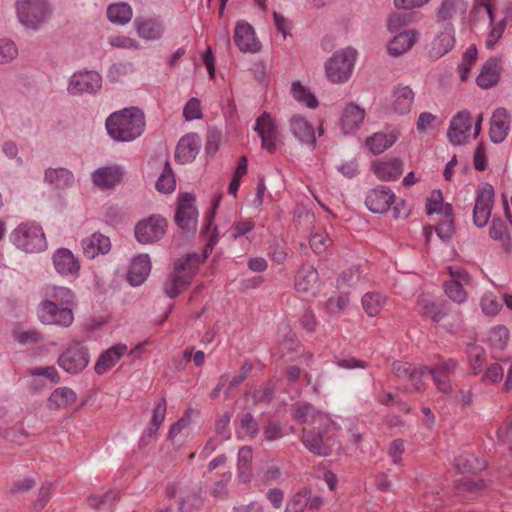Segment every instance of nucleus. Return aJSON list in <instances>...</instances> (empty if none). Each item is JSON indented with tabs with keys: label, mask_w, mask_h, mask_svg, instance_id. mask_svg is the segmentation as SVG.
Returning <instances> with one entry per match:
<instances>
[{
	"label": "nucleus",
	"mask_w": 512,
	"mask_h": 512,
	"mask_svg": "<svg viewBox=\"0 0 512 512\" xmlns=\"http://www.w3.org/2000/svg\"><path fill=\"white\" fill-rule=\"evenodd\" d=\"M294 418L306 426L303 428L302 441L312 453L328 456L336 445L337 426L331 418L317 411L310 404L299 405Z\"/></svg>",
	"instance_id": "1"
},
{
	"label": "nucleus",
	"mask_w": 512,
	"mask_h": 512,
	"mask_svg": "<svg viewBox=\"0 0 512 512\" xmlns=\"http://www.w3.org/2000/svg\"><path fill=\"white\" fill-rule=\"evenodd\" d=\"M105 126L109 136L115 141H133L144 132L145 116L137 107L124 108L110 114Z\"/></svg>",
	"instance_id": "2"
},
{
	"label": "nucleus",
	"mask_w": 512,
	"mask_h": 512,
	"mask_svg": "<svg viewBox=\"0 0 512 512\" xmlns=\"http://www.w3.org/2000/svg\"><path fill=\"white\" fill-rule=\"evenodd\" d=\"M202 261L196 253L189 254L185 258L176 261L173 272L164 283L165 293L170 298H174L182 293L198 273Z\"/></svg>",
	"instance_id": "3"
},
{
	"label": "nucleus",
	"mask_w": 512,
	"mask_h": 512,
	"mask_svg": "<svg viewBox=\"0 0 512 512\" xmlns=\"http://www.w3.org/2000/svg\"><path fill=\"white\" fill-rule=\"evenodd\" d=\"M483 115H478L474 126L472 116L469 111L463 110L458 112L451 120L448 129V138L451 143L456 145L464 144L472 135L476 138L481 131Z\"/></svg>",
	"instance_id": "4"
},
{
	"label": "nucleus",
	"mask_w": 512,
	"mask_h": 512,
	"mask_svg": "<svg viewBox=\"0 0 512 512\" xmlns=\"http://www.w3.org/2000/svg\"><path fill=\"white\" fill-rule=\"evenodd\" d=\"M394 375L403 380L405 389L410 392L421 391L426 387L431 370L425 366H415L407 362H395L392 365Z\"/></svg>",
	"instance_id": "5"
},
{
	"label": "nucleus",
	"mask_w": 512,
	"mask_h": 512,
	"mask_svg": "<svg viewBox=\"0 0 512 512\" xmlns=\"http://www.w3.org/2000/svg\"><path fill=\"white\" fill-rule=\"evenodd\" d=\"M356 59V51L344 49L335 53L326 63V76L332 83H344L351 74Z\"/></svg>",
	"instance_id": "6"
},
{
	"label": "nucleus",
	"mask_w": 512,
	"mask_h": 512,
	"mask_svg": "<svg viewBox=\"0 0 512 512\" xmlns=\"http://www.w3.org/2000/svg\"><path fill=\"white\" fill-rule=\"evenodd\" d=\"M15 245L28 253H36L46 248V239L42 228L35 223L19 225L13 233Z\"/></svg>",
	"instance_id": "7"
},
{
	"label": "nucleus",
	"mask_w": 512,
	"mask_h": 512,
	"mask_svg": "<svg viewBox=\"0 0 512 512\" xmlns=\"http://www.w3.org/2000/svg\"><path fill=\"white\" fill-rule=\"evenodd\" d=\"M37 317L45 325L69 327L74 321L71 307L60 306L53 301H41L37 307Z\"/></svg>",
	"instance_id": "8"
},
{
	"label": "nucleus",
	"mask_w": 512,
	"mask_h": 512,
	"mask_svg": "<svg viewBox=\"0 0 512 512\" xmlns=\"http://www.w3.org/2000/svg\"><path fill=\"white\" fill-rule=\"evenodd\" d=\"M254 130L261 139V147L269 154H274L280 141L276 119L270 113L263 112L257 117Z\"/></svg>",
	"instance_id": "9"
},
{
	"label": "nucleus",
	"mask_w": 512,
	"mask_h": 512,
	"mask_svg": "<svg viewBox=\"0 0 512 512\" xmlns=\"http://www.w3.org/2000/svg\"><path fill=\"white\" fill-rule=\"evenodd\" d=\"M167 220L160 215H151L139 221L135 226V237L142 244H150L160 240L166 233Z\"/></svg>",
	"instance_id": "10"
},
{
	"label": "nucleus",
	"mask_w": 512,
	"mask_h": 512,
	"mask_svg": "<svg viewBox=\"0 0 512 512\" xmlns=\"http://www.w3.org/2000/svg\"><path fill=\"white\" fill-rule=\"evenodd\" d=\"M16 9L20 22L31 28H36L41 24L49 13L44 0H18Z\"/></svg>",
	"instance_id": "11"
},
{
	"label": "nucleus",
	"mask_w": 512,
	"mask_h": 512,
	"mask_svg": "<svg viewBox=\"0 0 512 512\" xmlns=\"http://www.w3.org/2000/svg\"><path fill=\"white\" fill-rule=\"evenodd\" d=\"M195 201V196L191 193L183 192L178 195L175 222L182 230H196L198 211Z\"/></svg>",
	"instance_id": "12"
},
{
	"label": "nucleus",
	"mask_w": 512,
	"mask_h": 512,
	"mask_svg": "<svg viewBox=\"0 0 512 512\" xmlns=\"http://www.w3.org/2000/svg\"><path fill=\"white\" fill-rule=\"evenodd\" d=\"M494 188L488 183L478 187L473 210V221L476 226L484 227L490 217L494 204Z\"/></svg>",
	"instance_id": "13"
},
{
	"label": "nucleus",
	"mask_w": 512,
	"mask_h": 512,
	"mask_svg": "<svg viewBox=\"0 0 512 512\" xmlns=\"http://www.w3.org/2000/svg\"><path fill=\"white\" fill-rule=\"evenodd\" d=\"M371 171L383 182L398 180L404 171V161L400 157L386 156L371 162Z\"/></svg>",
	"instance_id": "14"
},
{
	"label": "nucleus",
	"mask_w": 512,
	"mask_h": 512,
	"mask_svg": "<svg viewBox=\"0 0 512 512\" xmlns=\"http://www.w3.org/2000/svg\"><path fill=\"white\" fill-rule=\"evenodd\" d=\"M88 363V351L78 342L71 344L58 359L59 366L72 374L82 371Z\"/></svg>",
	"instance_id": "15"
},
{
	"label": "nucleus",
	"mask_w": 512,
	"mask_h": 512,
	"mask_svg": "<svg viewBox=\"0 0 512 512\" xmlns=\"http://www.w3.org/2000/svg\"><path fill=\"white\" fill-rule=\"evenodd\" d=\"M233 40L241 52L254 54L261 50V43L256 37L254 28L246 21L236 23Z\"/></svg>",
	"instance_id": "16"
},
{
	"label": "nucleus",
	"mask_w": 512,
	"mask_h": 512,
	"mask_svg": "<svg viewBox=\"0 0 512 512\" xmlns=\"http://www.w3.org/2000/svg\"><path fill=\"white\" fill-rule=\"evenodd\" d=\"M102 78L94 71H84L73 74L68 85L69 93H94L101 88Z\"/></svg>",
	"instance_id": "17"
},
{
	"label": "nucleus",
	"mask_w": 512,
	"mask_h": 512,
	"mask_svg": "<svg viewBox=\"0 0 512 512\" xmlns=\"http://www.w3.org/2000/svg\"><path fill=\"white\" fill-rule=\"evenodd\" d=\"M394 192L385 186H378L367 192L365 204L373 213H385L395 202Z\"/></svg>",
	"instance_id": "18"
},
{
	"label": "nucleus",
	"mask_w": 512,
	"mask_h": 512,
	"mask_svg": "<svg viewBox=\"0 0 512 512\" xmlns=\"http://www.w3.org/2000/svg\"><path fill=\"white\" fill-rule=\"evenodd\" d=\"M124 174L125 172L121 166L112 165L96 169L91 177L96 187L101 190H110L123 181Z\"/></svg>",
	"instance_id": "19"
},
{
	"label": "nucleus",
	"mask_w": 512,
	"mask_h": 512,
	"mask_svg": "<svg viewBox=\"0 0 512 512\" xmlns=\"http://www.w3.org/2000/svg\"><path fill=\"white\" fill-rule=\"evenodd\" d=\"M78 400L76 392L69 387H58L47 398L46 406L51 411H65L72 408Z\"/></svg>",
	"instance_id": "20"
},
{
	"label": "nucleus",
	"mask_w": 512,
	"mask_h": 512,
	"mask_svg": "<svg viewBox=\"0 0 512 512\" xmlns=\"http://www.w3.org/2000/svg\"><path fill=\"white\" fill-rule=\"evenodd\" d=\"M53 264L56 271L63 276L78 275L80 262L78 258L66 248H60L53 254Z\"/></svg>",
	"instance_id": "21"
},
{
	"label": "nucleus",
	"mask_w": 512,
	"mask_h": 512,
	"mask_svg": "<svg viewBox=\"0 0 512 512\" xmlns=\"http://www.w3.org/2000/svg\"><path fill=\"white\" fill-rule=\"evenodd\" d=\"M201 140L195 133L183 136L176 147L175 158L179 163L185 164L193 161L199 152Z\"/></svg>",
	"instance_id": "22"
},
{
	"label": "nucleus",
	"mask_w": 512,
	"mask_h": 512,
	"mask_svg": "<svg viewBox=\"0 0 512 512\" xmlns=\"http://www.w3.org/2000/svg\"><path fill=\"white\" fill-rule=\"evenodd\" d=\"M510 130V116L505 108L494 111L490 121V138L494 143L502 142Z\"/></svg>",
	"instance_id": "23"
},
{
	"label": "nucleus",
	"mask_w": 512,
	"mask_h": 512,
	"mask_svg": "<svg viewBox=\"0 0 512 512\" xmlns=\"http://www.w3.org/2000/svg\"><path fill=\"white\" fill-rule=\"evenodd\" d=\"M414 96V92L409 86L399 85L391 94L390 108L397 114H407L411 110Z\"/></svg>",
	"instance_id": "24"
},
{
	"label": "nucleus",
	"mask_w": 512,
	"mask_h": 512,
	"mask_svg": "<svg viewBox=\"0 0 512 512\" xmlns=\"http://www.w3.org/2000/svg\"><path fill=\"white\" fill-rule=\"evenodd\" d=\"M500 74V60L497 58H490L483 64L480 73L476 78V83L482 89L492 88L499 82Z\"/></svg>",
	"instance_id": "25"
},
{
	"label": "nucleus",
	"mask_w": 512,
	"mask_h": 512,
	"mask_svg": "<svg viewBox=\"0 0 512 512\" xmlns=\"http://www.w3.org/2000/svg\"><path fill=\"white\" fill-rule=\"evenodd\" d=\"M456 367V361L449 359L437 364L431 370V376L440 392L449 394L452 391V386L448 378L455 371Z\"/></svg>",
	"instance_id": "26"
},
{
	"label": "nucleus",
	"mask_w": 512,
	"mask_h": 512,
	"mask_svg": "<svg viewBox=\"0 0 512 512\" xmlns=\"http://www.w3.org/2000/svg\"><path fill=\"white\" fill-rule=\"evenodd\" d=\"M454 32L451 27H446L431 42L428 55L431 59H439L454 47Z\"/></svg>",
	"instance_id": "27"
},
{
	"label": "nucleus",
	"mask_w": 512,
	"mask_h": 512,
	"mask_svg": "<svg viewBox=\"0 0 512 512\" xmlns=\"http://www.w3.org/2000/svg\"><path fill=\"white\" fill-rule=\"evenodd\" d=\"M365 118V110L354 103H349L343 109L340 126L344 133L356 131Z\"/></svg>",
	"instance_id": "28"
},
{
	"label": "nucleus",
	"mask_w": 512,
	"mask_h": 512,
	"mask_svg": "<svg viewBox=\"0 0 512 512\" xmlns=\"http://www.w3.org/2000/svg\"><path fill=\"white\" fill-rule=\"evenodd\" d=\"M82 249L86 257L93 259L100 254L108 253L111 249V242L109 237L101 233H94L82 240Z\"/></svg>",
	"instance_id": "29"
},
{
	"label": "nucleus",
	"mask_w": 512,
	"mask_h": 512,
	"mask_svg": "<svg viewBox=\"0 0 512 512\" xmlns=\"http://www.w3.org/2000/svg\"><path fill=\"white\" fill-rule=\"evenodd\" d=\"M289 127L292 134L302 143L315 145V130L311 123L300 115H294L289 120Z\"/></svg>",
	"instance_id": "30"
},
{
	"label": "nucleus",
	"mask_w": 512,
	"mask_h": 512,
	"mask_svg": "<svg viewBox=\"0 0 512 512\" xmlns=\"http://www.w3.org/2000/svg\"><path fill=\"white\" fill-rule=\"evenodd\" d=\"M151 271L150 258L146 254L136 256L130 265L127 279L133 286L142 284Z\"/></svg>",
	"instance_id": "31"
},
{
	"label": "nucleus",
	"mask_w": 512,
	"mask_h": 512,
	"mask_svg": "<svg viewBox=\"0 0 512 512\" xmlns=\"http://www.w3.org/2000/svg\"><path fill=\"white\" fill-rule=\"evenodd\" d=\"M127 350L128 348L125 344H116L107 349L98 358L95 365V371L98 374L106 373L119 362Z\"/></svg>",
	"instance_id": "32"
},
{
	"label": "nucleus",
	"mask_w": 512,
	"mask_h": 512,
	"mask_svg": "<svg viewBox=\"0 0 512 512\" xmlns=\"http://www.w3.org/2000/svg\"><path fill=\"white\" fill-rule=\"evenodd\" d=\"M134 25L138 36L142 39L154 41L162 37L163 27L161 23L154 18L138 17Z\"/></svg>",
	"instance_id": "33"
},
{
	"label": "nucleus",
	"mask_w": 512,
	"mask_h": 512,
	"mask_svg": "<svg viewBox=\"0 0 512 512\" xmlns=\"http://www.w3.org/2000/svg\"><path fill=\"white\" fill-rule=\"evenodd\" d=\"M417 32L406 30L397 34L388 44V52L392 56H399L406 53L416 42Z\"/></svg>",
	"instance_id": "34"
},
{
	"label": "nucleus",
	"mask_w": 512,
	"mask_h": 512,
	"mask_svg": "<svg viewBox=\"0 0 512 512\" xmlns=\"http://www.w3.org/2000/svg\"><path fill=\"white\" fill-rule=\"evenodd\" d=\"M397 140V134L390 133H374L366 139V146L375 155L381 154L390 148Z\"/></svg>",
	"instance_id": "35"
},
{
	"label": "nucleus",
	"mask_w": 512,
	"mask_h": 512,
	"mask_svg": "<svg viewBox=\"0 0 512 512\" xmlns=\"http://www.w3.org/2000/svg\"><path fill=\"white\" fill-rule=\"evenodd\" d=\"M45 181L57 189H65L73 184L74 176L65 168H49L45 171Z\"/></svg>",
	"instance_id": "36"
},
{
	"label": "nucleus",
	"mask_w": 512,
	"mask_h": 512,
	"mask_svg": "<svg viewBox=\"0 0 512 512\" xmlns=\"http://www.w3.org/2000/svg\"><path fill=\"white\" fill-rule=\"evenodd\" d=\"M133 17L132 7L125 2L110 4L107 8V18L110 22L118 25H125Z\"/></svg>",
	"instance_id": "37"
},
{
	"label": "nucleus",
	"mask_w": 512,
	"mask_h": 512,
	"mask_svg": "<svg viewBox=\"0 0 512 512\" xmlns=\"http://www.w3.org/2000/svg\"><path fill=\"white\" fill-rule=\"evenodd\" d=\"M43 301H53L60 306L71 307L74 294L71 289L66 287L48 286L45 289V299Z\"/></svg>",
	"instance_id": "38"
},
{
	"label": "nucleus",
	"mask_w": 512,
	"mask_h": 512,
	"mask_svg": "<svg viewBox=\"0 0 512 512\" xmlns=\"http://www.w3.org/2000/svg\"><path fill=\"white\" fill-rule=\"evenodd\" d=\"M417 308L423 317L429 318L433 322H439L445 315L440 304L435 303L424 295L418 299Z\"/></svg>",
	"instance_id": "39"
},
{
	"label": "nucleus",
	"mask_w": 512,
	"mask_h": 512,
	"mask_svg": "<svg viewBox=\"0 0 512 512\" xmlns=\"http://www.w3.org/2000/svg\"><path fill=\"white\" fill-rule=\"evenodd\" d=\"M386 297L380 293H366L362 297V306L364 311L371 317L377 316L384 305L386 304Z\"/></svg>",
	"instance_id": "40"
},
{
	"label": "nucleus",
	"mask_w": 512,
	"mask_h": 512,
	"mask_svg": "<svg viewBox=\"0 0 512 512\" xmlns=\"http://www.w3.org/2000/svg\"><path fill=\"white\" fill-rule=\"evenodd\" d=\"M317 280L318 273L314 268L308 267L307 269H302L296 277L295 289L299 293H307L313 289Z\"/></svg>",
	"instance_id": "41"
},
{
	"label": "nucleus",
	"mask_w": 512,
	"mask_h": 512,
	"mask_svg": "<svg viewBox=\"0 0 512 512\" xmlns=\"http://www.w3.org/2000/svg\"><path fill=\"white\" fill-rule=\"evenodd\" d=\"M442 218L436 226L438 236L443 239H449L454 233L453 209L450 204H446Z\"/></svg>",
	"instance_id": "42"
},
{
	"label": "nucleus",
	"mask_w": 512,
	"mask_h": 512,
	"mask_svg": "<svg viewBox=\"0 0 512 512\" xmlns=\"http://www.w3.org/2000/svg\"><path fill=\"white\" fill-rule=\"evenodd\" d=\"M502 301L499 296L492 292H485L480 299L482 312L489 317L496 316L502 309Z\"/></svg>",
	"instance_id": "43"
},
{
	"label": "nucleus",
	"mask_w": 512,
	"mask_h": 512,
	"mask_svg": "<svg viewBox=\"0 0 512 512\" xmlns=\"http://www.w3.org/2000/svg\"><path fill=\"white\" fill-rule=\"evenodd\" d=\"M509 341V330L504 325L494 326L488 333V342L493 349L503 350Z\"/></svg>",
	"instance_id": "44"
},
{
	"label": "nucleus",
	"mask_w": 512,
	"mask_h": 512,
	"mask_svg": "<svg viewBox=\"0 0 512 512\" xmlns=\"http://www.w3.org/2000/svg\"><path fill=\"white\" fill-rule=\"evenodd\" d=\"M292 95L295 100L306 105L308 108L314 109L319 104L315 95L299 82L292 84Z\"/></svg>",
	"instance_id": "45"
},
{
	"label": "nucleus",
	"mask_w": 512,
	"mask_h": 512,
	"mask_svg": "<svg viewBox=\"0 0 512 512\" xmlns=\"http://www.w3.org/2000/svg\"><path fill=\"white\" fill-rule=\"evenodd\" d=\"M465 4L463 0H443L438 13V19L446 21L451 19L458 11H465Z\"/></svg>",
	"instance_id": "46"
},
{
	"label": "nucleus",
	"mask_w": 512,
	"mask_h": 512,
	"mask_svg": "<svg viewBox=\"0 0 512 512\" xmlns=\"http://www.w3.org/2000/svg\"><path fill=\"white\" fill-rule=\"evenodd\" d=\"M176 180L169 162L165 163L164 170L156 182V188L162 193H171L175 190Z\"/></svg>",
	"instance_id": "47"
},
{
	"label": "nucleus",
	"mask_w": 512,
	"mask_h": 512,
	"mask_svg": "<svg viewBox=\"0 0 512 512\" xmlns=\"http://www.w3.org/2000/svg\"><path fill=\"white\" fill-rule=\"evenodd\" d=\"M466 287L467 286L457 284L456 282L446 281L444 284L447 297L458 304L464 303L467 300L468 293Z\"/></svg>",
	"instance_id": "48"
},
{
	"label": "nucleus",
	"mask_w": 512,
	"mask_h": 512,
	"mask_svg": "<svg viewBox=\"0 0 512 512\" xmlns=\"http://www.w3.org/2000/svg\"><path fill=\"white\" fill-rule=\"evenodd\" d=\"M309 244L315 253L321 254L332 245V239L325 231H317L311 235Z\"/></svg>",
	"instance_id": "49"
},
{
	"label": "nucleus",
	"mask_w": 512,
	"mask_h": 512,
	"mask_svg": "<svg viewBox=\"0 0 512 512\" xmlns=\"http://www.w3.org/2000/svg\"><path fill=\"white\" fill-rule=\"evenodd\" d=\"M446 204L443 203V195L439 190H433L430 193L425 205L426 213L431 215L433 213H444Z\"/></svg>",
	"instance_id": "50"
},
{
	"label": "nucleus",
	"mask_w": 512,
	"mask_h": 512,
	"mask_svg": "<svg viewBox=\"0 0 512 512\" xmlns=\"http://www.w3.org/2000/svg\"><path fill=\"white\" fill-rule=\"evenodd\" d=\"M183 117L186 121L198 120L203 117L202 106L199 99L193 97L188 100L183 109Z\"/></svg>",
	"instance_id": "51"
},
{
	"label": "nucleus",
	"mask_w": 512,
	"mask_h": 512,
	"mask_svg": "<svg viewBox=\"0 0 512 512\" xmlns=\"http://www.w3.org/2000/svg\"><path fill=\"white\" fill-rule=\"evenodd\" d=\"M447 269L450 275V280H448V282H456L457 284L468 287L472 285V277L464 268L453 265L449 266Z\"/></svg>",
	"instance_id": "52"
},
{
	"label": "nucleus",
	"mask_w": 512,
	"mask_h": 512,
	"mask_svg": "<svg viewBox=\"0 0 512 512\" xmlns=\"http://www.w3.org/2000/svg\"><path fill=\"white\" fill-rule=\"evenodd\" d=\"M506 28L505 20H501L496 23H491V30L485 41V45L488 49H493L497 42L501 39Z\"/></svg>",
	"instance_id": "53"
},
{
	"label": "nucleus",
	"mask_w": 512,
	"mask_h": 512,
	"mask_svg": "<svg viewBox=\"0 0 512 512\" xmlns=\"http://www.w3.org/2000/svg\"><path fill=\"white\" fill-rule=\"evenodd\" d=\"M469 362L474 374L481 371L485 362V354L482 348L471 346L468 350Z\"/></svg>",
	"instance_id": "54"
},
{
	"label": "nucleus",
	"mask_w": 512,
	"mask_h": 512,
	"mask_svg": "<svg viewBox=\"0 0 512 512\" xmlns=\"http://www.w3.org/2000/svg\"><path fill=\"white\" fill-rule=\"evenodd\" d=\"M166 415V400L162 398L159 400L153 409L152 419H151V427L150 431L154 433L159 429L162 425Z\"/></svg>",
	"instance_id": "55"
},
{
	"label": "nucleus",
	"mask_w": 512,
	"mask_h": 512,
	"mask_svg": "<svg viewBox=\"0 0 512 512\" xmlns=\"http://www.w3.org/2000/svg\"><path fill=\"white\" fill-rule=\"evenodd\" d=\"M240 432L247 437H255L258 433V423L254 420L250 413H246L240 417Z\"/></svg>",
	"instance_id": "56"
},
{
	"label": "nucleus",
	"mask_w": 512,
	"mask_h": 512,
	"mask_svg": "<svg viewBox=\"0 0 512 512\" xmlns=\"http://www.w3.org/2000/svg\"><path fill=\"white\" fill-rule=\"evenodd\" d=\"M377 400L379 403L385 406H397L399 411L407 414L410 412V407L406 404L398 400L392 393L382 391L378 394Z\"/></svg>",
	"instance_id": "57"
},
{
	"label": "nucleus",
	"mask_w": 512,
	"mask_h": 512,
	"mask_svg": "<svg viewBox=\"0 0 512 512\" xmlns=\"http://www.w3.org/2000/svg\"><path fill=\"white\" fill-rule=\"evenodd\" d=\"M109 44L119 49H139V42L134 38L125 35H113L109 37Z\"/></svg>",
	"instance_id": "58"
},
{
	"label": "nucleus",
	"mask_w": 512,
	"mask_h": 512,
	"mask_svg": "<svg viewBox=\"0 0 512 512\" xmlns=\"http://www.w3.org/2000/svg\"><path fill=\"white\" fill-rule=\"evenodd\" d=\"M28 374L30 376H43L53 384L60 382V375L54 366L35 367L29 369Z\"/></svg>",
	"instance_id": "59"
},
{
	"label": "nucleus",
	"mask_w": 512,
	"mask_h": 512,
	"mask_svg": "<svg viewBox=\"0 0 512 512\" xmlns=\"http://www.w3.org/2000/svg\"><path fill=\"white\" fill-rule=\"evenodd\" d=\"M255 228V222L250 218L240 219L236 221L232 228L231 234L234 239L244 236Z\"/></svg>",
	"instance_id": "60"
},
{
	"label": "nucleus",
	"mask_w": 512,
	"mask_h": 512,
	"mask_svg": "<svg viewBox=\"0 0 512 512\" xmlns=\"http://www.w3.org/2000/svg\"><path fill=\"white\" fill-rule=\"evenodd\" d=\"M252 458H253V451H252L251 447L245 446L239 450L238 468H239L241 475L250 472Z\"/></svg>",
	"instance_id": "61"
},
{
	"label": "nucleus",
	"mask_w": 512,
	"mask_h": 512,
	"mask_svg": "<svg viewBox=\"0 0 512 512\" xmlns=\"http://www.w3.org/2000/svg\"><path fill=\"white\" fill-rule=\"evenodd\" d=\"M18 54L15 44L9 40H0V64L13 60Z\"/></svg>",
	"instance_id": "62"
},
{
	"label": "nucleus",
	"mask_w": 512,
	"mask_h": 512,
	"mask_svg": "<svg viewBox=\"0 0 512 512\" xmlns=\"http://www.w3.org/2000/svg\"><path fill=\"white\" fill-rule=\"evenodd\" d=\"M14 337L21 344H36L43 339L41 333L34 329L28 331H15Z\"/></svg>",
	"instance_id": "63"
},
{
	"label": "nucleus",
	"mask_w": 512,
	"mask_h": 512,
	"mask_svg": "<svg viewBox=\"0 0 512 512\" xmlns=\"http://www.w3.org/2000/svg\"><path fill=\"white\" fill-rule=\"evenodd\" d=\"M489 235L494 240H504L508 236L507 226L501 219L494 218L489 228Z\"/></svg>",
	"instance_id": "64"
}]
</instances>
